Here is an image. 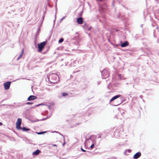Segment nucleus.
<instances>
[{
  "label": "nucleus",
  "mask_w": 159,
  "mask_h": 159,
  "mask_svg": "<svg viewBox=\"0 0 159 159\" xmlns=\"http://www.w3.org/2000/svg\"><path fill=\"white\" fill-rule=\"evenodd\" d=\"M46 44V41H43L41 43L38 44L37 45L39 48L38 52H42Z\"/></svg>",
  "instance_id": "nucleus-1"
},
{
  "label": "nucleus",
  "mask_w": 159,
  "mask_h": 159,
  "mask_svg": "<svg viewBox=\"0 0 159 159\" xmlns=\"http://www.w3.org/2000/svg\"><path fill=\"white\" fill-rule=\"evenodd\" d=\"M21 119L18 118L16 123V127L17 129L20 130L21 129L20 127L21 123Z\"/></svg>",
  "instance_id": "nucleus-2"
},
{
  "label": "nucleus",
  "mask_w": 159,
  "mask_h": 159,
  "mask_svg": "<svg viewBox=\"0 0 159 159\" xmlns=\"http://www.w3.org/2000/svg\"><path fill=\"white\" fill-rule=\"evenodd\" d=\"M11 82L10 81L7 82L5 83L4 84V89L6 90L8 89L10 86Z\"/></svg>",
  "instance_id": "nucleus-3"
},
{
  "label": "nucleus",
  "mask_w": 159,
  "mask_h": 159,
  "mask_svg": "<svg viewBox=\"0 0 159 159\" xmlns=\"http://www.w3.org/2000/svg\"><path fill=\"white\" fill-rule=\"evenodd\" d=\"M141 156V153L140 152H139L135 153L133 157L134 159H137L139 158Z\"/></svg>",
  "instance_id": "nucleus-4"
},
{
  "label": "nucleus",
  "mask_w": 159,
  "mask_h": 159,
  "mask_svg": "<svg viewBox=\"0 0 159 159\" xmlns=\"http://www.w3.org/2000/svg\"><path fill=\"white\" fill-rule=\"evenodd\" d=\"M102 74L105 77H106L109 76V74L107 71L103 70L102 72Z\"/></svg>",
  "instance_id": "nucleus-5"
},
{
  "label": "nucleus",
  "mask_w": 159,
  "mask_h": 159,
  "mask_svg": "<svg viewBox=\"0 0 159 159\" xmlns=\"http://www.w3.org/2000/svg\"><path fill=\"white\" fill-rule=\"evenodd\" d=\"M77 22L79 24H82L83 23V19L82 17H78L77 19Z\"/></svg>",
  "instance_id": "nucleus-6"
},
{
  "label": "nucleus",
  "mask_w": 159,
  "mask_h": 159,
  "mask_svg": "<svg viewBox=\"0 0 159 159\" xmlns=\"http://www.w3.org/2000/svg\"><path fill=\"white\" fill-rule=\"evenodd\" d=\"M37 97L35 96L31 95L28 98L27 100L28 101H31L34 99H37Z\"/></svg>",
  "instance_id": "nucleus-7"
},
{
  "label": "nucleus",
  "mask_w": 159,
  "mask_h": 159,
  "mask_svg": "<svg viewBox=\"0 0 159 159\" xmlns=\"http://www.w3.org/2000/svg\"><path fill=\"white\" fill-rule=\"evenodd\" d=\"M129 45V43L128 41H126L122 43L120 46L121 47H125Z\"/></svg>",
  "instance_id": "nucleus-8"
},
{
  "label": "nucleus",
  "mask_w": 159,
  "mask_h": 159,
  "mask_svg": "<svg viewBox=\"0 0 159 159\" xmlns=\"http://www.w3.org/2000/svg\"><path fill=\"white\" fill-rule=\"evenodd\" d=\"M120 95H116L114 97H113L110 100V102H111L112 101H113L114 100L118 98H119V97H120Z\"/></svg>",
  "instance_id": "nucleus-9"
},
{
  "label": "nucleus",
  "mask_w": 159,
  "mask_h": 159,
  "mask_svg": "<svg viewBox=\"0 0 159 159\" xmlns=\"http://www.w3.org/2000/svg\"><path fill=\"white\" fill-rule=\"evenodd\" d=\"M40 152V151L38 149L36 150L35 152H33V154L35 155H38Z\"/></svg>",
  "instance_id": "nucleus-10"
},
{
  "label": "nucleus",
  "mask_w": 159,
  "mask_h": 159,
  "mask_svg": "<svg viewBox=\"0 0 159 159\" xmlns=\"http://www.w3.org/2000/svg\"><path fill=\"white\" fill-rule=\"evenodd\" d=\"M23 54H24V49H23L22 50V52H21L20 55V56H19V57H18V58H17L18 60L23 55Z\"/></svg>",
  "instance_id": "nucleus-11"
},
{
  "label": "nucleus",
  "mask_w": 159,
  "mask_h": 159,
  "mask_svg": "<svg viewBox=\"0 0 159 159\" xmlns=\"http://www.w3.org/2000/svg\"><path fill=\"white\" fill-rule=\"evenodd\" d=\"M23 131H28L30 130L29 129L26 128L25 127H23L22 128H21V129Z\"/></svg>",
  "instance_id": "nucleus-12"
},
{
  "label": "nucleus",
  "mask_w": 159,
  "mask_h": 159,
  "mask_svg": "<svg viewBox=\"0 0 159 159\" xmlns=\"http://www.w3.org/2000/svg\"><path fill=\"white\" fill-rule=\"evenodd\" d=\"M62 95L63 96H65L68 95V94L66 93L63 92L62 93Z\"/></svg>",
  "instance_id": "nucleus-13"
},
{
  "label": "nucleus",
  "mask_w": 159,
  "mask_h": 159,
  "mask_svg": "<svg viewBox=\"0 0 159 159\" xmlns=\"http://www.w3.org/2000/svg\"><path fill=\"white\" fill-rule=\"evenodd\" d=\"M46 131H44V132H37V134H43L44 133H46Z\"/></svg>",
  "instance_id": "nucleus-14"
},
{
  "label": "nucleus",
  "mask_w": 159,
  "mask_h": 159,
  "mask_svg": "<svg viewBox=\"0 0 159 159\" xmlns=\"http://www.w3.org/2000/svg\"><path fill=\"white\" fill-rule=\"evenodd\" d=\"M64 41V39L62 38H61L59 40L58 42L59 43H61L62 42H63Z\"/></svg>",
  "instance_id": "nucleus-15"
},
{
  "label": "nucleus",
  "mask_w": 159,
  "mask_h": 159,
  "mask_svg": "<svg viewBox=\"0 0 159 159\" xmlns=\"http://www.w3.org/2000/svg\"><path fill=\"white\" fill-rule=\"evenodd\" d=\"M33 103L32 102H27L26 103V104H28V105H31V104H32Z\"/></svg>",
  "instance_id": "nucleus-16"
},
{
  "label": "nucleus",
  "mask_w": 159,
  "mask_h": 159,
  "mask_svg": "<svg viewBox=\"0 0 159 159\" xmlns=\"http://www.w3.org/2000/svg\"><path fill=\"white\" fill-rule=\"evenodd\" d=\"M44 105V104H43V103H42V104H39L37 105H36V107H38V106H40V105Z\"/></svg>",
  "instance_id": "nucleus-17"
},
{
  "label": "nucleus",
  "mask_w": 159,
  "mask_h": 159,
  "mask_svg": "<svg viewBox=\"0 0 159 159\" xmlns=\"http://www.w3.org/2000/svg\"><path fill=\"white\" fill-rule=\"evenodd\" d=\"M94 146V144H93L91 146H90V148L91 149H92V148H93Z\"/></svg>",
  "instance_id": "nucleus-18"
},
{
  "label": "nucleus",
  "mask_w": 159,
  "mask_h": 159,
  "mask_svg": "<svg viewBox=\"0 0 159 159\" xmlns=\"http://www.w3.org/2000/svg\"><path fill=\"white\" fill-rule=\"evenodd\" d=\"M81 151L83 152H85L86 151L85 150L83 149L82 148H81Z\"/></svg>",
  "instance_id": "nucleus-19"
},
{
  "label": "nucleus",
  "mask_w": 159,
  "mask_h": 159,
  "mask_svg": "<svg viewBox=\"0 0 159 159\" xmlns=\"http://www.w3.org/2000/svg\"><path fill=\"white\" fill-rule=\"evenodd\" d=\"M52 145L54 147H57V145L55 144H52Z\"/></svg>",
  "instance_id": "nucleus-20"
},
{
  "label": "nucleus",
  "mask_w": 159,
  "mask_h": 159,
  "mask_svg": "<svg viewBox=\"0 0 159 159\" xmlns=\"http://www.w3.org/2000/svg\"><path fill=\"white\" fill-rule=\"evenodd\" d=\"M2 125V123L1 122H0V126Z\"/></svg>",
  "instance_id": "nucleus-21"
},
{
  "label": "nucleus",
  "mask_w": 159,
  "mask_h": 159,
  "mask_svg": "<svg viewBox=\"0 0 159 159\" xmlns=\"http://www.w3.org/2000/svg\"><path fill=\"white\" fill-rule=\"evenodd\" d=\"M65 143H64L63 144V146H64V145H65Z\"/></svg>",
  "instance_id": "nucleus-22"
}]
</instances>
